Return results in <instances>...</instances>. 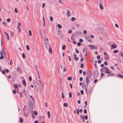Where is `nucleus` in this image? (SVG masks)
I'll list each match as a JSON object with an SVG mask.
<instances>
[{
	"mask_svg": "<svg viewBox=\"0 0 123 123\" xmlns=\"http://www.w3.org/2000/svg\"><path fill=\"white\" fill-rule=\"evenodd\" d=\"M19 96L20 97H22L23 96L22 95V93L21 92L19 94Z\"/></svg>",
	"mask_w": 123,
	"mask_h": 123,
	"instance_id": "49",
	"label": "nucleus"
},
{
	"mask_svg": "<svg viewBox=\"0 0 123 123\" xmlns=\"http://www.w3.org/2000/svg\"><path fill=\"white\" fill-rule=\"evenodd\" d=\"M22 83L24 85H25V86H26V82L25 80H23L22 81Z\"/></svg>",
	"mask_w": 123,
	"mask_h": 123,
	"instance_id": "16",
	"label": "nucleus"
},
{
	"mask_svg": "<svg viewBox=\"0 0 123 123\" xmlns=\"http://www.w3.org/2000/svg\"><path fill=\"white\" fill-rule=\"evenodd\" d=\"M118 76L119 77H120L121 78H123V76L120 74H118Z\"/></svg>",
	"mask_w": 123,
	"mask_h": 123,
	"instance_id": "17",
	"label": "nucleus"
},
{
	"mask_svg": "<svg viewBox=\"0 0 123 123\" xmlns=\"http://www.w3.org/2000/svg\"><path fill=\"white\" fill-rule=\"evenodd\" d=\"M80 118L82 120L83 122L85 121L84 117V116H82V115H80Z\"/></svg>",
	"mask_w": 123,
	"mask_h": 123,
	"instance_id": "9",
	"label": "nucleus"
},
{
	"mask_svg": "<svg viewBox=\"0 0 123 123\" xmlns=\"http://www.w3.org/2000/svg\"><path fill=\"white\" fill-rule=\"evenodd\" d=\"M13 93L14 94H15L16 93V91L15 90H13L12 91Z\"/></svg>",
	"mask_w": 123,
	"mask_h": 123,
	"instance_id": "60",
	"label": "nucleus"
},
{
	"mask_svg": "<svg viewBox=\"0 0 123 123\" xmlns=\"http://www.w3.org/2000/svg\"><path fill=\"white\" fill-rule=\"evenodd\" d=\"M83 66H84V65H83V64L82 63L81 64V65H80V67L82 68H83Z\"/></svg>",
	"mask_w": 123,
	"mask_h": 123,
	"instance_id": "40",
	"label": "nucleus"
},
{
	"mask_svg": "<svg viewBox=\"0 0 123 123\" xmlns=\"http://www.w3.org/2000/svg\"><path fill=\"white\" fill-rule=\"evenodd\" d=\"M14 88H18V86H17L16 84L14 85Z\"/></svg>",
	"mask_w": 123,
	"mask_h": 123,
	"instance_id": "24",
	"label": "nucleus"
},
{
	"mask_svg": "<svg viewBox=\"0 0 123 123\" xmlns=\"http://www.w3.org/2000/svg\"><path fill=\"white\" fill-rule=\"evenodd\" d=\"M85 90L86 92V94H87V88L86 87V86H85Z\"/></svg>",
	"mask_w": 123,
	"mask_h": 123,
	"instance_id": "25",
	"label": "nucleus"
},
{
	"mask_svg": "<svg viewBox=\"0 0 123 123\" xmlns=\"http://www.w3.org/2000/svg\"><path fill=\"white\" fill-rule=\"evenodd\" d=\"M79 41L81 43L83 41L82 39H79Z\"/></svg>",
	"mask_w": 123,
	"mask_h": 123,
	"instance_id": "52",
	"label": "nucleus"
},
{
	"mask_svg": "<svg viewBox=\"0 0 123 123\" xmlns=\"http://www.w3.org/2000/svg\"><path fill=\"white\" fill-rule=\"evenodd\" d=\"M83 79L82 77H81L80 78V79H79V80H80V81H82V80Z\"/></svg>",
	"mask_w": 123,
	"mask_h": 123,
	"instance_id": "57",
	"label": "nucleus"
},
{
	"mask_svg": "<svg viewBox=\"0 0 123 123\" xmlns=\"http://www.w3.org/2000/svg\"><path fill=\"white\" fill-rule=\"evenodd\" d=\"M26 46L27 50H29L30 49L29 46L28 45H27Z\"/></svg>",
	"mask_w": 123,
	"mask_h": 123,
	"instance_id": "42",
	"label": "nucleus"
},
{
	"mask_svg": "<svg viewBox=\"0 0 123 123\" xmlns=\"http://www.w3.org/2000/svg\"><path fill=\"white\" fill-rule=\"evenodd\" d=\"M61 94H62V98L63 99L64 98V95L63 92H62Z\"/></svg>",
	"mask_w": 123,
	"mask_h": 123,
	"instance_id": "27",
	"label": "nucleus"
},
{
	"mask_svg": "<svg viewBox=\"0 0 123 123\" xmlns=\"http://www.w3.org/2000/svg\"><path fill=\"white\" fill-rule=\"evenodd\" d=\"M72 32V31L71 30H68V32L70 34Z\"/></svg>",
	"mask_w": 123,
	"mask_h": 123,
	"instance_id": "43",
	"label": "nucleus"
},
{
	"mask_svg": "<svg viewBox=\"0 0 123 123\" xmlns=\"http://www.w3.org/2000/svg\"><path fill=\"white\" fill-rule=\"evenodd\" d=\"M29 79L30 81H31L32 78H31V76H30L29 77Z\"/></svg>",
	"mask_w": 123,
	"mask_h": 123,
	"instance_id": "44",
	"label": "nucleus"
},
{
	"mask_svg": "<svg viewBox=\"0 0 123 123\" xmlns=\"http://www.w3.org/2000/svg\"><path fill=\"white\" fill-rule=\"evenodd\" d=\"M50 19L51 21H52L53 20V18L52 16L50 17Z\"/></svg>",
	"mask_w": 123,
	"mask_h": 123,
	"instance_id": "53",
	"label": "nucleus"
},
{
	"mask_svg": "<svg viewBox=\"0 0 123 123\" xmlns=\"http://www.w3.org/2000/svg\"><path fill=\"white\" fill-rule=\"evenodd\" d=\"M118 52V50H115L113 51V52L115 53H116Z\"/></svg>",
	"mask_w": 123,
	"mask_h": 123,
	"instance_id": "26",
	"label": "nucleus"
},
{
	"mask_svg": "<svg viewBox=\"0 0 123 123\" xmlns=\"http://www.w3.org/2000/svg\"><path fill=\"white\" fill-rule=\"evenodd\" d=\"M29 35L30 36H31L32 35V33H31V30H30L29 31Z\"/></svg>",
	"mask_w": 123,
	"mask_h": 123,
	"instance_id": "34",
	"label": "nucleus"
},
{
	"mask_svg": "<svg viewBox=\"0 0 123 123\" xmlns=\"http://www.w3.org/2000/svg\"><path fill=\"white\" fill-rule=\"evenodd\" d=\"M31 115L32 118H35V116L33 114V113H32Z\"/></svg>",
	"mask_w": 123,
	"mask_h": 123,
	"instance_id": "51",
	"label": "nucleus"
},
{
	"mask_svg": "<svg viewBox=\"0 0 123 123\" xmlns=\"http://www.w3.org/2000/svg\"><path fill=\"white\" fill-rule=\"evenodd\" d=\"M57 26L59 28H61L62 27V26L60 24H58L57 25Z\"/></svg>",
	"mask_w": 123,
	"mask_h": 123,
	"instance_id": "28",
	"label": "nucleus"
},
{
	"mask_svg": "<svg viewBox=\"0 0 123 123\" xmlns=\"http://www.w3.org/2000/svg\"><path fill=\"white\" fill-rule=\"evenodd\" d=\"M4 33L6 35L7 40H9V34L5 32H4Z\"/></svg>",
	"mask_w": 123,
	"mask_h": 123,
	"instance_id": "11",
	"label": "nucleus"
},
{
	"mask_svg": "<svg viewBox=\"0 0 123 123\" xmlns=\"http://www.w3.org/2000/svg\"><path fill=\"white\" fill-rule=\"evenodd\" d=\"M114 74L113 73H110L107 75V77H110L112 76H114Z\"/></svg>",
	"mask_w": 123,
	"mask_h": 123,
	"instance_id": "10",
	"label": "nucleus"
},
{
	"mask_svg": "<svg viewBox=\"0 0 123 123\" xmlns=\"http://www.w3.org/2000/svg\"><path fill=\"white\" fill-rule=\"evenodd\" d=\"M77 114H78L79 113V108H78L77 109Z\"/></svg>",
	"mask_w": 123,
	"mask_h": 123,
	"instance_id": "47",
	"label": "nucleus"
},
{
	"mask_svg": "<svg viewBox=\"0 0 123 123\" xmlns=\"http://www.w3.org/2000/svg\"><path fill=\"white\" fill-rule=\"evenodd\" d=\"M14 11H15V12L16 13H18V11L17 9L16 8H15Z\"/></svg>",
	"mask_w": 123,
	"mask_h": 123,
	"instance_id": "33",
	"label": "nucleus"
},
{
	"mask_svg": "<svg viewBox=\"0 0 123 123\" xmlns=\"http://www.w3.org/2000/svg\"><path fill=\"white\" fill-rule=\"evenodd\" d=\"M97 81H98V80L97 79H95L94 81V83H96L97 82Z\"/></svg>",
	"mask_w": 123,
	"mask_h": 123,
	"instance_id": "58",
	"label": "nucleus"
},
{
	"mask_svg": "<svg viewBox=\"0 0 123 123\" xmlns=\"http://www.w3.org/2000/svg\"><path fill=\"white\" fill-rule=\"evenodd\" d=\"M22 57L23 58H25V56L24 53H23L22 54Z\"/></svg>",
	"mask_w": 123,
	"mask_h": 123,
	"instance_id": "38",
	"label": "nucleus"
},
{
	"mask_svg": "<svg viewBox=\"0 0 123 123\" xmlns=\"http://www.w3.org/2000/svg\"><path fill=\"white\" fill-rule=\"evenodd\" d=\"M63 106L65 107H67L68 106V105L67 103H64L63 104Z\"/></svg>",
	"mask_w": 123,
	"mask_h": 123,
	"instance_id": "31",
	"label": "nucleus"
},
{
	"mask_svg": "<svg viewBox=\"0 0 123 123\" xmlns=\"http://www.w3.org/2000/svg\"><path fill=\"white\" fill-rule=\"evenodd\" d=\"M86 84L87 85H88L89 84V79L87 77H86Z\"/></svg>",
	"mask_w": 123,
	"mask_h": 123,
	"instance_id": "7",
	"label": "nucleus"
},
{
	"mask_svg": "<svg viewBox=\"0 0 123 123\" xmlns=\"http://www.w3.org/2000/svg\"><path fill=\"white\" fill-rule=\"evenodd\" d=\"M44 44L45 46L46 49H48L51 47L50 45L49 44H48L47 43L45 42Z\"/></svg>",
	"mask_w": 123,
	"mask_h": 123,
	"instance_id": "2",
	"label": "nucleus"
},
{
	"mask_svg": "<svg viewBox=\"0 0 123 123\" xmlns=\"http://www.w3.org/2000/svg\"><path fill=\"white\" fill-rule=\"evenodd\" d=\"M74 60L78 61V58L77 57V55L76 54L74 53Z\"/></svg>",
	"mask_w": 123,
	"mask_h": 123,
	"instance_id": "4",
	"label": "nucleus"
},
{
	"mask_svg": "<svg viewBox=\"0 0 123 123\" xmlns=\"http://www.w3.org/2000/svg\"><path fill=\"white\" fill-rule=\"evenodd\" d=\"M7 21L8 23L9 22L11 21V19L9 18H8L7 19Z\"/></svg>",
	"mask_w": 123,
	"mask_h": 123,
	"instance_id": "35",
	"label": "nucleus"
},
{
	"mask_svg": "<svg viewBox=\"0 0 123 123\" xmlns=\"http://www.w3.org/2000/svg\"><path fill=\"white\" fill-rule=\"evenodd\" d=\"M86 38L89 42H91V41L89 39H87V37H86Z\"/></svg>",
	"mask_w": 123,
	"mask_h": 123,
	"instance_id": "45",
	"label": "nucleus"
},
{
	"mask_svg": "<svg viewBox=\"0 0 123 123\" xmlns=\"http://www.w3.org/2000/svg\"><path fill=\"white\" fill-rule=\"evenodd\" d=\"M69 97L70 98H71V97H72V94L71 92H69Z\"/></svg>",
	"mask_w": 123,
	"mask_h": 123,
	"instance_id": "39",
	"label": "nucleus"
},
{
	"mask_svg": "<svg viewBox=\"0 0 123 123\" xmlns=\"http://www.w3.org/2000/svg\"><path fill=\"white\" fill-rule=\"evenodd\" d=\"M71 20L72 21H74L75 20V18L74 17H72Z\"/></svg>",
	"mask_w": 123,
	"mask_h": 123,
	"instance_id": "20",
	"label": "nucleus"
},
{
	"mask_svg": "<svg viewBox=\"0 0 123 123\" xmlns=\"http://www.w3.org/2000/svg\"><path fill=\"white\" fill-rule=\"evenodd\" d=\"M19 122L20 123H23V120L22 118H20V119Z\"/></svg>",
	"mask_w": 123,
	"mask_h": 123,
	"instance_id": "23",
	"label": "nucleus"
},
{
	"mask_svg": "<svg viewBox=\"0 0 123 123\" xmlns=\"http://www.w3.org/2000/svg\"><path fill=\"white\" fill-rule=\"evenodd\" d=\"M49 52L51 54L52 53V50L51 47L49 48Z\"/></svg>",
	"mask_w": 123,
	"mask_h": 123,
	"instance_id": "19",
	"label": "nucleus"
},
{
	"mask_svg": "<svg viewBox=\"0 0 123 123\" xmlns=\"http://www.w3.org/2000/svg\"><path fill=\"white\" fill-rule=\"evenodd\" d=\"M75 51L77 53H79V51L77 50V49H76V48L75 49Z\"/></svg>",
	"mask_w": 123,
	"mask_h": 123,
	"instance_id": "37",
	"label": "nucleus"
},
{
	"mask_svg": "<svg viewBox=\"0 0 123 123\" xmlns=\"http://www.w3.org/2000/svg\"><path fill=\"white\" fill-rule=\"evenodd\" d=\"M88 46L90 47V49H94V46L92 45H88Z\"/></svg>",
	"mask_w": 123,
	"mask_h": 123,
	"instance_id": "12",
	"label": "nucleus"
},
{
	"mask_svg": "<svg viewBox=\"0 0 123 123\" xmlns=\"http://www.w3.org/2000/svg\"><path fill=\"white\" fill-rule=\"evenodd\" d=\"M84 112L85 113H87V110L86 109H85L84 110Z\"/></svg>",
	"mask_w": 123,
	"mask_h": 123,
	"instance_id": "62",
	"label": "nucleus"
},
{
	"mask_svg": "<svg viewBox=\"0 0 123 123\" xmlns=\"http://www.w3.org/2000/svg\"><path fill=\"white\" fill-rule=\"evenodd\" d=\"M66 15L67 17H69L70 16V11L68 10H67L66 12Z\"/></svg>",
	"mask_w": 123,
	"mask_h": 123,
	"instance_id": "3",
	"label": "nucleus"
},
{
	"mask_svg": "<svg viewBox=\"0 0 123 123\" xmlns=\"http://www.w3.org/2000/svg\"><path fill=\"white\" fill-rule=\"evenodd\" d=\"M100 56H99V55H98L97 57V58L98 59H100Z\"/></svg>",
	"mask_w": 123,
	"mask_h": 123,
	"instance_id": "59",
	"label": "nucleus"
},
{
	"mask_svg": "<svg viewBox=\"0 0 123 123\" xmlns=\"http://www.w3.org/2000/svg\"><path fill=\"white\" fill-rule=\"evenodd\" d=\"M32 102L30 101H29L28 102V103L29 106L31 107V106H32L33 105Z\"/></svg>",
	"mask_w": 123,
	"mask_h": 123,
	"instance_id": "8",
	"label": "nucleus"
},
{
	"mask_svg": "<svg viewBox=\"0 0 123 123\" xmlns=\"http://www.w3.org/2000/svg\"><path fill=\"white\" fill-rule=\"evenodd\" d=\"M30 97L32 99V100L33 101L35 102V101L34 99L33 98L32 96V95H31L30 96Z\"/></svg>",
	"mask_w": 123,
	"mask_h": 123,
	"instance_id": "36",
	"label": "nucleus"
},
{
	"mask_svg": "<svg viewBox=\"0 0 123 123\" xmlns=\"http://www.w3.org/2000/svg\"><path fill=\"white\" fill-rule=\"evenodd\" d=\"M17 70L18 71L20 72L21 69L19 67H18L17 68Z\"/></svg>",
	"mask_w": 123,
	"mask_h": 123,
	"instance_id": "22",
	"label": "nucleus"
},
{
	"mask_svg": "<svg viewBox=\"0 0 123 123\" xmlns=\"http://www.w3.org/2000/svg\"><path fill=\"white\" fill-rule=\"evenodd\" d=\"M63 71L64 72H65L66 71V68L65 67H64L63 68Z\"/></svg>",
	"mask_w": 123,
	"mask_h": 123,
	"instance_id": "55",
	"label": "nucleus"
},
{
	"mask_svg": "<svg viewBox=\"0 0 123 123\" xmlns=\"http://www.w3.org/2000/svg\"><path fill=\"white\" fill-rule=\"evenodd\" d=\"M2 72L3 74H5V72L4 70H2Z\"/></svg>",
	"mask_w": 123,
	"mask_h": 123,
	"instance_id": "64",
	"label": "nucleus"
},
{
	"mask_svg": "<svg viewBox=\"0 0 123 123\" xmlns=\"http://www.w3.org/2000/svg\"><path fill=\"white\" fill-rule=\"evenodd\" d=\"M11 35L12 36H13L14 35V33L13 32H11Z\"/></svg>",
	"mask_w": 123,
	"mask_h": 123,
	"instance_id": "46",
	"label": "nucleus"
},
{
	"mask_svg": "<svg viewBox=\"0 0 123 123\" xmlns=\"http://www.w3.org/2000/svg\"><path fill=\"white\" fill-rule=\"evenodd\" d=\"M21 25V24L20 22H19L18 23V26H20V25Z\"/></svg>",
	"mask_w": 123,
	"mask_h": 123,
	"instance_id": "48",
	"label": "nucleus"
},
{
	"mask_svg": "<svg viewBox=\"0 0 123 123\" xmlns=\"http://www.w3.org/2000/svg\"><path fill=\"white\" fill-rule=\"evenodd\" d=\"M99 6L101 10H103V7L102 5V4H99Z\"/></svg>",
	"mask_w": 123,
	"mask_h": 123,
	"instance_id": "15",
	"label": "nucleus"
},
{
	"mask_svg": "<svg viewBox=\"0 0 123 123\" xmlns=\"http://www.w3.org/2000/svg\"><path fill=\"white\" fill-rule=\"evenodd\" d=\"M66 47L65 45H63L62 46V49L63 50H64L65 49Z\"/></svg>",
	"mask_w": 123,
	"mask_h": 123,
	"instance_id": "30",
	"label": "nucleus"
},
{
	"mask_svg": "<svg viewBox=\"0 0 123 123\" xmlns=\"http://www.w3.org/2000/svg\"><path fill=\"white\" fill-rule=\"evenodd\" d=\"M69 86L70 88L71 89H72V86L71 84L70 83L69 84Z\"/></svg>",
	"mask_w": 123,
	"mask_h": 123,
	"instance_id": "56",
	"label": "nucleus"
},
{
	"mask_svg": "<svg viewBox=\"0 0 123 123\" xmlns=\"http://www.w3.org/2000/svg\"><path fill=\"white\" fill-rule=\"evenodd\" d=\"M45 6V4L44 3H43L42 5V7L43 8Z\"/></svg>",
	"mask_w": 123,
	"mask_h": 123,
	"instance_id": "54",
	"label": "nucleus"
},
{
	"mask_svg": "<svg viewBox=\"0 0 123 123\" xmlns=\"http://www.w3.org/2000/svg\"><path fill=\"white\" fill-rule=\"evenodd\" d=\"M34 113L35 115H37V111H34Z\"/></svg>",
	"mask_w": 123,
	"mask_h": 123,
	"instance_id": "32",
	"label": "nucleus"
},
{
	"mask_svg": "<svg viewBox=\"0 0 123 123\" xmlns=\"http://www.w3.org/2000/svg\"><path fill=\"white\" fill-rule=\"evenodd\" d=\"M81 43H79V42H78L77 43V45L78 46H80L81 45Z\"/></svg>",
	"mask_w": 123,
	"mask_h": 123,
	"instance_id": "61",
	"label": "nucleus"
},
{
	"mask_svg": "<svg viewBox=\"0 0 123 123\" xmlns=\"http://www.w3.org/2000/svg\"><path fill=\"white\" fill-rule=\"evenodd\" d=\"M111 47L113 49H115L117 47V45L115 44H112L111 45Z\"/></svg>",
	"mask_w": 123,
	"mask_h": 123,
	"instance_id": "14",
	"label": "nucleus"
},
{
	"mask_svg": "<svg viewBox=\"0 0 123 123\" xmlns=\"http://www.w3.org/2000/svg\"><path fill=\"white\" fill-rule=\"evenodd\" d=\"M68 80H72V77H68Z\"/></svg>",
	"mask_w": 123,
	"mask_h": 123,
	"instance_id": "29",
	"label": "nucleus"
},
{
	"mask_svg": "<svg viewBox=\"0 0 123 123\" xmlns=\"http://www.w3.org/2000/svg\"><path fill=\"white\" fill-rule=\"evenodd\" d=\"M58 36L61 39H63V36L62 34H58Z\"/></svg>",
	"mask_w": 123,
	"mask_h": 123,
	"instance_id": "13",
	"label": "nucleus"
},
{
	"mask_svg": "<svg viewBox=\"0 0 123 123\" xmlns=\"http://www.w3.org/2000/svg\"><path fill=\"white\" fill-rule=\"evenodd\" d=\"M104 75V74L103 73L101 72V77H102Z\"/></svg>",
	"mask_w": 123,
	"mask_h": 123,
	"instance_id": "41",
	"label": "nucleus"
},
{
	"mask_svg": "<svg viewBox=\"0 0 123 123\" xmlns=\"http://www.w3.org/2000/svg\"><path fill=\"white\" fill-rule=\"evenodd\" d=\"M82 33V32L80 31H77L75 32L74 34L78 35H80Z\"/></svg>",
	"mask_w": 123,
	"mask_h": 123,
	"instance_id": "5",
	"label": "nucleus"
},
{
	"mask_svg": "<svg viewBox=\"0 0 123 123\" xmlns=\"http://www.w3.org/2000/svg\"><path fill=\"white\" fill-rule=\"evenodd\" d=\"M98 76V73L97 71H94L93 78L94 79L97 78Z\"/></svg>",
	"mask_w": 123,
	"mask_h": 123,
	"instance_id": "1",
	"label": "nucleus"
},
{
	"mask_svg": "<svg viewBox=\"0 0 123 123\" xmlns=\"http://www.w3.org/2000/svg\"><path fill=\"white\" fill-rule=\"evenodd\" d=\"M5 71L7 73H8L9 72V70L8 69H5Z\"/></svg>",
	"mask_w": 123,
	"mask_h": 123,
	"instance_id": "63",
	"label": "nucleus"
},
{
	"mask_svg": "<svg viewBox=\"0 0 123 123\" xmlns=\"http://www.w3.org/2000/svg\"><path fill=\"white\" fill-rule=\"evenodd\" d=\"M87 76L89 77H91V74L90 71H88L87 72Z\"/></svg>",
	"mask_w": 123,
	"mask_h": 123,
	"instance_id": "6",
	"label": "nucleus"
},
{
	"mask_svg": "<svg viewBox=\"0 0 123 123\" xmlns=\"http://www.w3.org/2000/svg\"><path fill=\"white\" fill-rule=\"evenodd\" d=\"M109 71V70H106L105 72V73H106V74H109L110 73H111V71Z\"/></svg>",
	"mask_w": 123,
	"mask_h": 123,
	"instance_id": "21",
	"label": "nucleus"
},
{
	"mask_svg": "<svg viewBox=\"0 0 123 123\" xmlns=\"http://www.w3.org/2000/svg\"><path fill=\"white\" fill-rule=\"evenodd\" d=\"M47 114L48 115V117L49 118L50 116V114L49 111H48L47 112Z\"/></svg>",
	"mask_w": 123,
	"mask_h": 123,
	"instance_id": "18",
	"label": "nucleus"
},
{
	"mask_svg": "<svg viewBox=\"0 0 123 123\" xmlns=\"http://www.w3.org/2000/svg\"><path fill=\"white\" fill-rule=\"evenodd\" d=\"M80 93L81 95H83V91L82 90L80 91Z\"/></svg>",
	"mask_w": 123,
	"mask_h": 123,
	"instance_id": "50",
	"label": "nucleus"
}]
</instances>
